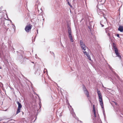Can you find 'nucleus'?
<instances>
[{
    "label": "nucleus",
    "mask_w": 123,
    "mask_h": 123,
    "mask_svg": "<svg viewBox=\"0 0 123 123\" xmlns=\"http://www.w3.org/2000/svg\"><path fill=\"white\" fill-rule=\"evenodd\" d=\"M117 37H119V35L118 34H117Z\"/></svg>",
    "instance_id": "23"
},
{
    "label": "nucleus",
    "mask_w": 123,
    "mask_h": 123,
    "mask_svg": "<svg viewBox=\"0 0 123 123\" xmlns=\"http://www.w3.org/2000/svg\"><path fill=\"white\" fill-rule=\"evenodd\" d=\"M83 52L85 55H86L87 57L90 60H91V59L89 54L86 51H83Z\"/></svg>",
    "instance_id": "9"
},
{
    "label": "nucleus",
    "mask_w": 123,
    "mask_h": 123,
    "mask_svg": "<svg viewBox=\"0 0 123 123\" xmlns=\"http://www.w3.org/2000/svg\"><path fill=\"white\" fill-rule=\"evenodd\" d=\"M17 103L18 105V107L16 111V114H17L20 112V110L22 106L21 104L18 101H17Z\"/></svg>",
    "instance_id": "4"
},
{
    "label": "nucleus",
    "mask_w": 123,
    "mask_h": 123,
    "mask_svg": "<svg viewBox=\"0 0 123 123\" xmlns=\"http://www.w3.org/2000/svg\"><path fill=\"white\" fill-rule=\"evenodd\" d=\"M113 102L116 105H117V104L114 101H113Z\"/></svg>",
    "instance_id": "21"
},
{
    "label": "nucleus",
    "mask_w": 123,
    "mask_h": 123,
    "mask_svg": "<svg viewBox=\"0 0 123 123\" xmlns=\"http://www.w3.org/2000/svg\"><path fill=\"white\" fill-rule=\"evenodd\" d=\"M68 4L69 6H70L71 7H72V6L69 3L68 1Z\"/></svg>",
    "instance_id": "19"
},
{
    "label": "nucleus",
    "mask_w": 123,
    "mask_h": 123,
    "mask_svg": "<svg viewBox=\"0 0 123 123\" xmlns=\"http://www.w3.org/2000/svg\"><path fill=\"white\" fill-rule=\"evenodd\" d=\"M118 30L121 32L123 31V26H120L118 28Z\"/></svg>",
    "instance_id": "12"
},
{
    "label": "nucleus",
    "mask_w": 123,
    "mask_h": 123,
    "mask_svg": "<svg viewBox=\"0 0 123 123\" xmlns=\"http://www.w3.org/2000/svg\"><path fill=\"white\" fill-rule=\"evenodd\" d=\"M93 111L94 114V117H96V114L95 111Z\"/></svg>",
    "instance_id": "17"
},
{
    "label": "nucleus",
    "mask_w": 123,
    "mask_h": 123,
    "mask_svg": "<svg viewBox=\"0 0 123 123\" xmlns=\"http://www.w3.org/2000/svg\"><path fill=\"white\" fill-rule=\"evenodd\" d=\"M83 90L84 91L87 90L86 88L84 85H83Z\"/></svg>",
    "instance_id": "16"
},
{
    "label": "nucleus",
    "mask_w": 123,
    "mask_h": 123,
    "mask_svg": "<svg viewBox=\"0 0 123 123\" xmlns=\"http://www.w3.org/2000/svg\"><path fill=\"white\" fill-rule=\"evenodd\" d=\"M37 57V55L36 54L35 55V57L36 58Z\"/></svg>",
    "instance_id": "24"
},
{
    "label": "nucleus",
    "mask_w": 123,
    "mask_h": 123,
    "mask_svg": "<svg viewBox=\"0 0 123 123\" xmlns=\"http://www.w3.org/2000/svg\"><path fill=\"white\" fill-rule=\"evenodd\" d=\"M97 7L98 8V10H103V5L102 4L98 5L97 6Z\"/></svg>",
    "instance_id": "11"
},
{
    "label": "nucleus",
    "mask_w": 123,
    "mask_h": 123,
    "mask_svg": "<svg viewBox=\"0 0 123 123\" xmlns=\"http://www.w3.org/2000/svg\"><path fill=\"white\" fill-rule=\"evenodd\" d=\"M80 121L81 123H82V121Z\"/></svg>",
    "instance_id": "27"
},
{
    "label": "nucleus",
    "mask_w": 123,
    "mask_h": 123,
    "mask_svg": "<svg viewBox=\"0 0 123 123\" xmlns=\"http://www.w3.org/2000/svg\"><path fill=\"white\" fill-rule=\"evenodd\" d=\"M93 111H95V107L94 106V105H93Z\"/></svg>",
    "instance_id": "18"
},
{
    "label": "nucleus",
    "mask_w": 123,
    "mask_h": 123,
    "mask_svg": "<svg viewBox=\"0 0 123 123\" xmlns=\"http://www.w3.org/2000/svg\"><path fill=\"white\" fill-rule=\"evenodd\" d=\"M68 108H69V109L70 110V108L69 107V106H68Z\"/></svg>",
    "instance_id": "26"
},
{
    "label": "nucleus",
    "mask_w": 123,
    "mask_h": 123,
    "mask_svg": "<svg viewBox=\"0 0 123 123\" xmlns=\"http://www.w3.org/2000/svg\"><path fill=\"white\" fill-rule=\"evenodd\" d=\"M3 120V119H0V121H1L2 120Z\"/></svg>",
    "instance_id": "25"
},
{
    "label": "nucleus",
    "mask_w": 123,
    "mask_h": 123,
    "mask_svg": "<svg viewBox=\"0 0 123 123\" xmlns=\"http://www.w3.org/2000/svg\"><path fill=\"white\" fill-rule=\"evenodd\" d=\"M107 22L106 20L105 19L102 20L100 22V25H102V27H103L104 26V25L106 24Z\"/></svg>",
    "instance_id": "10"
},
{
    "label": "nucleus",
    "mask_w": 123,
    "mask_h": 123,
    "mask_svg": "<svg viewBox=\"0 0 123 123\" xmlns=\"http://www.w3.org/2000/svg\"><path fill=\"white\" fill-rule=\"evenodd\" d=\"M71 113L73 115V116H74V117H75V114L73 112V110L72 109V110L71 111Z\"/></svg>",
    "instance_id": "14"
},
{
    "label": "nucleus",
    "mask_w": 123,
    "mask_h": 123,
    "mask_svg": "<svg viewBox=\"0 0 123 123\" xmlns=\"http://www.w3.org/2000/svg\"><path fill=\"white\" fill-rule=\"evenodd\" d=\"M97 93L99 97V101L100 104L102 109L104 108L103 104L102 101V98L100 92L99 91L97 90Z\"/></svg>",
    "instance_id": "1"
},
{
    "label": "nucleus",
    "mask_w": 123,
    "mask_h": 123,
    "mask_svg": "<svg viewBox=\"0 0 123 123\" xmlns=\"http://www.w3.org/2000/svg\"><path fill=\"white\" fill-rule=\"evenodd\" d=\"M115 51L116 55L120 59L121 58V56L119 55L118 51V49L117 48L114 49Z\"/></svg>",
    "instance_id": "8"
},
{
    "label": "nucleus",
    "mask_w": 123,
    "mask_h": 123,
    "mask_svg": "<svg viewBox=\"0 0 123 123\" xmlns=\"http://www.w3.org/2000/svg\"><path fill=\"white\" fill-rule=\"evenodd\" d=\"M32 28V25H27L25 27V31L27 32H29L31 30Z\"/></svg>",
    "instance_id": "5"
},
{
    "label": "nucleus",
    "mask_w": 123,
    "mask_h": 123,
    "mask_svg": "<svg viewBox=\"0 0 123 123\" xmlns=\"http://www.w3.org/2000/svg\"><path fill=\"white\" fill-rule=\"evenodd\" d=\"M80 46L82 49L84 51L85 50L86 47V46L85 43H84L83 41L82 40H80Z\"/></svg>",
    "instance_id": "3"
},
{
    "label": "nucleus",
    "mask_w": 123,
    "mask_h": 123,
    "mask_svg": "<svg viewBox=\"0 0 123 123\" xmlns=\"http://www.w3.org/2000/svg\"><path fill=\"white\" fill-rule=\"evenodd\" d=\"M1 67H0V69H1Z\"/></svg>",
    "instance_id": "28"
},
{
    "label": "nucleus",
    "mask_w": 123,
    "mask_h": 123,
    "mask_svg": "<svg viewBox=\"0 0 123 123\" xmlns=\"http://www.w3.org/2000/svg\"><path fill=\"white\" fill-rule=\"evenodd\" d=\"M113 48L114 49L116 48H117L116 47V45L114 43H113Z\"/></svg>",
    "instance_id": "15"
},
{
    "label": "nucleus",
    "mask_w": 123,
    "mask_h": 123,
    "mask_svg": "<svg viewBox=\"0 0 123 123\" xmlns=\"http://www.w3.org/2000/svg\"><path fill=\"white\" fill-rule=\"evenodd\" d=\"M84 92L88 97H89V92L87 90L84 91Z\"/></svg>",
    "instance_id": "13"
},
{
    "label": "nucleus",
    "mask_w": 123,
    "mask_h": 123,
    "mask_svg": "<svg viewBox=\"0 0 123 123\" xmlns=\"http://www.w3.org/2000/svg\"><path fill=\"white\" fill-rule=\"evenodd\" d=\"M108 66L111 69V67L110 65L109 64H108Z\"/></svg>",
    "instance_id": "22"
},
{
    "label": "nucleus",
    "mask_w": 123,
    "mask_h": 123,
    "mask_svg": "<svg viewBox=\"0 0 123 123\" xmlns=\"http://www.w3.org/2000/svg\"><path fill=\"white\" fill-rule=\"evenodd\" d=\"M111 29V28L110 27H108L105 29V31L106 33L107 34V35L110 37V34L109 33L110 32V30Z\"/></svg>",
    "instance_id": "7"
},
{
    "label": "nucleus",
    "mask_w": 123,
    "mask_h": 123,
    "mask_svg": "<svg viewBox=\"0 0 123 123\" xmlns=\"http://www.w3.org/2000/svg\"><path fill=\"white\" fill-rule=\"evenodd\" d=\"M114 74H115V75L118 78H119V76L117 75L116 73H114Z\"/></svg>",
    "instance_id": "20"
},
{
    "label": "nucleus",
    "mask_w": 123,
    "mask_h": 123,
    "mask_svg": "<svg viewBox=\"0 0 123 123\" xmlns=\"http://www.w3.org/2000/svg\"><path fill=\"white\" fill-rule=\"evenodd\" d=\"M69 106H70V107H71V106H70V105H69Z\"/></svg>",
    "instance_id": "29"
},
{
    "label": "nucleus",
    "mask_w": 123,
    "mask_h": 123,
    "mask_svg": "<svg viewBox=\"0 0 123 123\" xmlns=\"http://www.w3.org/2000/svg\"><path fill=\"white\" fill-rule=\"evenodd\" d=\"M104 12H105L103 10H98V14L102 16L104 15V17L105 18V17L104 15Z\"/></svg>",
    "instance_id": "6"
},
{
    "label": "nucleus",
    "mask_w": 123,
    "mask_h": 123,
    "mask_svg": "<svg viewBox=\"0 0 123 123\" xmlns=\"http://www.w3.org/2000/svg\"><path fill=\"white\" fill-rule=\"evenodd\" d=\"M68 32L69 35V37L71 42H73L74 40L73 39L71 35V29L69 26L68 27Z\"/></svg>",
    "instance_id": "2"
}]
</instances>
